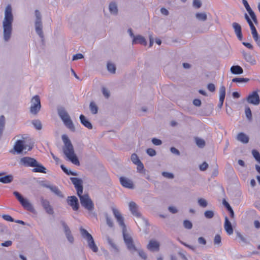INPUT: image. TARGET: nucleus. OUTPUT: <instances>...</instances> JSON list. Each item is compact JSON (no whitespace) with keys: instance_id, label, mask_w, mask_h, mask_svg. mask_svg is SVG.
<instances>
[{"instance_id":"72a5a7b5","label":"nucleus","mask_w":260,"mask_h":260,"mask_svg":"<svg viewBox=\"0 0 260 260\" xmlns=\"http://www.w3.org/2000/svg\"><path fill=\"white\" fill-rule=\"evenodd\" d=\"M109 10L111 13L117 14L118 9L115 3H111L109 5Z\"/></svg>"},{"instance_id":"052dcab7","label":"nucleus","mask_w":260,"mask_h":260,"mask_svg":"<svg viewBox=\"0 0 260 260\" xmlns=\"http://www.w3.org/2000/svg\"><path fill=\"white\" fill-rule=\"evenodd\" d=\"M207 87H208V89L211 92H213L215 90V86L214 84H213V83H209Z\"/></svg>"},{"instance_id":"9d476101","label":"nucleus","mask_w":260,"mask_h":260,"mask_svg":"<svg viewBox=\"0 0 260 260\" xmlns=\"http://www.w3.org/2000/svg\"><path fill=\"white\" fill-rule=\"evenodd\" d=\"M20 162L25 167H34L36 166L37 160L30 157H23L20 159Z\"/></svg>"},{"instance_id":"423d86ee","label":"nucleus","mask_w":260,"mask_h":260,"mask_svg":"<svg viewBox=\"0 0 260 260\" xmlns=\"http://www.w3.org/2000/svg\"><path fill=\"white\" fill-rule=\"evenodd\" d=\"M25 143L26 142L24 140L16 141L14 146V149L15 151L17 153H20L23 150H27L28 151H29L32 148V144L27 146Z\"/></svg>"},{"instance_id":"f3484780","label":"nucleus","mask_w":260,"mask_h":260,"mask_svg":"<svg viewBox=\"0 0 260 260\" xmlns=\"http://www.w3.org/2000/svg\"><path fill=\"white\" fill-rule=\"evenodd\" d=\"M129 208L133 215L137 217H141V215L138 210L137 205L134 202H131L129 203Z\"/></svg>"},{"instance_id":"393cba45","label":"nucleus","mask_w":260,"mask_h":260,"mask_svg":"<svg viewBox=\"0 0 260 260\" xmlns=\"http://www.w3.org/2000/svg\"><path fill=\"white\" fill-rule=\"evenodd\" d=\"M243 55L244 59L251 64H255L256 63V60L254 57L249 53L243 52Z\"/></svg>"},{"instance_id":"0e129e2a","label":"nucleus","mask_w":260,"mask_h":260,"mask_svg":"<svg viewBox=\"0 0 260 260\" xmlns=\"http://www.w3.org/2000/svg\"><path fill=\"white\" fill-rule=\"evenodd\" d=\"M198 242L202 245H205L206 244V241L203 237H199L198 238Z\"/></svg>"},{"instance_id":"3c124183","label":"nucleus","mask_w":260,"mask_h":260,"mask_svg":"<svg viewBox=\"0 0 260 260\" xmlns=\"http://www.w3.org/2000/svg\"><path fill=\"white\" fill-rule=\"evenodd\" d=\"M146 152L147 154L151 156H153L156 154V152L155 150L152 148L147 149Z\"/></svg>"},{"instance_id":"c85d7f7f","label":"nucleus","mask_w":260,"mask_h":260,"mask_svg":"<svg viewBox=\"0 0 260 260\" xmlns=\"http://www.w3.org/2000/svg\"><path fill=\"white\" fill-rule=\"evenodd\" d=\"M245 18L249 25V26L251 30L252 35H253L254 34H257V32L255 26H254L252 21L250 20V19L246 14H245Z\"/></svg>"},{"instance_id":"f03ea898","label":"nucleus","mask_w":260,"mask_h":260,"mask_svg":"<svg viewBox=\"0 0 260 260\" xmlns=\"http://www.w3.org/2000/svg\"><path fill=\"white\" fill-rule=\"evenodd\" d=\"M62 139L64 144V146L63 148V153L73 164L79 166L80 162L74 153L73 146L68 137L63 135L62 136Z\"/></svg>"},{"instance_id":"de8ad7c7","label":"nucleus","mask_w":260,"mask_h":260,"mask_svg":"<svg viewBox=\"0 0 260 260\" xmlns=\"http://www.w3.org/2000/svg\"><path fill=\"white\" fill-rule=\"evenodd\" d=\"M205 216L207 218H212L214 216V213L210 210L206 211L205 213Z\"/></svg>"},{"instance_id":"4d7b16f0","label":"nucleus","mask_w":260,"mask_h":260,"mask_svg":"<svg viewBox=\"0 0 260 260\" xmlns=\"http://www.w3.org/2000/svg\"><path fill=\"white\" fill-rule=\"evenodd\" d=\"M208 167V164L206 162H204L200 166V169L201 171H205L207 169Z\"/></svg>"},{"instance_id":"c03bdc74","label":"nucleus","mask_w":260,"mask_h":260,"mask_svg":"<svg viewBox=\"0 0 260 260\" xmlns=\"http://www.w3.org/2000/svg\"><path fill=\"white\" fill-rule=\"evenodd\" d=\"M245 114H246L247 118L249 120H251L252 119V113H251V111L250 108L249 107H247L245 108Z\"/></svg>"},{"instance_id":"58836bf2","label":"nucleus","mask_w":260,"mask_h":260,"mask_svg":"<svg viewBox=\"0 0 260 260\" xmlns=\"http://www.w3.org/2000/svg\"><path fill=\"white\" fill-rule=\"evenodd\" d=\"M249 80L248 78H235L232 79V82L235 83L247 82Z\"/></svg>"},{"instance_id":"b1692460","label":"nucleus","mask_w":260,"mask_h":260,"mask_svg":"<svg viewBox=\"0 0 260 260\" xmlns=\"http://www.w3.org/2000/svg\"><path fill=\"white\" fill-rule=\"evenodd\" d=\"M225 96V87L221 86L219 89V105L222 106Z\"/></svg>"},{"instance_id":"2f4dec72","label":"nucleus","mask_w":260,"mask_h":260,"mask_svg":"<svg viewBox=\"0 0 260 260\" xmlns=\"http://www.w3.org/2000/svg\"><path fill=\"white\" fill-rule=\"evenodd\" d=\"M36 30L37 34L41 37L43 38V34L42 31V26L41 21H37L36 22Z\"/></svg>"},{"instance_id":"8fccbe9b","label":"nucleus","mask_w":260,"mask_h":260,"mask_svg":"<svg viewBox=\"0 0 260 260\" xmlns=\"http://www.w3.org/2000/svg\"><path fill=\"white\" fill-rule=\"evenodd\" d=\"M137 166V170L139 172H142L144 170V167L143 163L140 161L139 163L136 164Z\"/></svg>"},{"instance_id":"dca6fc26","label":"nucleus","mask_w":260,"mask_h":260,"mask_svg":"<svg viewBox=\"0 0 260 260\" xmlns=\"http://www.w3.org/2000/svg\"><path fill=\"white\" fill-rule=\"evenodd\" d=\"M243 4L244 5L245 9L248 12L249 15L250 16L251 19L256 24L257 23V19L256 15H255L254 12L251 10L250 7L249 6L248 2L246 0H242Z\"/></svg>"},{"instance_id":"7c9ffc66","label":"nucleus","mask_w":260,"mask_h":260,"mask_svg":"<svg viewBox=\"0 0 260 260\" xmlns=\"http://www.w3.org/2000/svg\"><path fill=\"white\" fill-rule=\"evenodd\" d=\"M34 167L36 168L32 169L33 172H39L44 173H46V168L42 165L38 164L37 161L36 163V166H35Z\"/></svg>"},{"instance_id":"e2e57ef3","label":"nucleus","mask_w":260,"mask_h":260,"mask_svg":"<svg viewBox=\"0 0 260 260\" xmlns=\"http://www.w3.org/2000/svg\"><path fill=\"white\" fill-rule=\"evenodd\" d=\"M139 254L144 259H146V258H147L146 254L143 250H140L139 251Z\"/></svg>"},{"instance_id":"7ed1b4c3","label":"nucleus","mask_w":260,"mask_h":260,"mask_svg":"<svg viewBox=\"0 0 260 260\" xmlns=\"http://www.w3.org/2000/svg\"><path fill=\"white\" fill-rule=\"evenodd\" d=\"M58 114L63 121L65 125L72 131L75 130V127L68 113L63 109L58 110Z\"/></svg>"},{"instance_id":"37998d69","label":"nucleus","mask_w":260,"mask_h":260,"mask_svg":"<svg viewBox=\"0 0 260 260\" xmlns=\"http://www.w3.org/2000/svg\"><path fill=\"white\" fill-rule=\"evenodd\" d=\"M131 160L135 165L141 161L137 155L135 153L131 155Z\"/></svg>"},{"instance_id":"9b49d317","label":"nucleus","mask_w":260,"mask_h":260,"mask_svg":"<svg viewBox=\"0 0 260 260\" xmlns=\"http://www.w3.org/2000/svg\"><path fill=\"white\" fill-rule=\"evenodd\" d=\"M72 183L74 184L77 190V195H80L83 193L82 181L81 179L77 178H72Z\"/></svg>"},{"instance_id":"c756f323","label":"nucleus","mask_w":260,"mask_h":260,"mask_svg":"<svg viewBox=\"0 0 260 260\" xmlns=\"http://www.w3.org/2000/svg\"><path fill=\"white\" fill-rule=\"evenodd\" d=\"M231 71L234 74H241L243 72L242 68L239 66H233L231 68Z\"/></svg>"},{"instance_id":"a18cd8bd","label":"nucleus","mask_w":260,"mask_h":260,"mask_svg":"<svg viewBox=\"0 0 260 260\" xmlns=\"http://www.w3.org/2000/svg\"><path fill=\"white\" fill-rule=\"evenodd\" d=\"M183 225L184 228L187 229H191L192 227V223L188 220H185L184 221Z\"/></svg>"},{"instance_id":"0eeeda50","label":"nucleus","mask_w":260,"mask_h":260,"mask_svg":"<svg viewBox=\"0 0 260 260\" xmlns=\"http://www.w3.org/2000/svg\"><path fill=\"white\" fill-rule=\"evenodd\" d=\"M31 102L30 111L31 113L36 114L40 111L41 107L40 97L38 95H35L32 98Z\"/></svg>"},{"instance_id":"13d9d810","label":"nucleus","mask_w":260,"mask_h":260,"mask_svg":"<svg viewBox=\"0 0 260 260\" xmlns=\"http://www.w3.org/2000/svg\"><path fill=\"white\" fill-rule=\"evenodd\" d=\"M83 58V55L81 53L76 54L73 56V60L82 59Z\"/></svg>"},{"instance_id":"2eb2a0df","label":"nucleus","mask_w":260,"mask_h":260,"mask_svg":"<svg viewBox=\"0 0 260 260\" xmlns=\"http://www.w3.org/2000/svg\"><path fill=\"white\" fill-rule=\"evenodd\" d=\"M119 180L123 187L129 189H132L134 188V184L131 180L124 177H121L119 178Z\"/></svg>"},{"instance_id":"a19ab883","label":"nucleus","mask_w":260,"mask_h":260,"mask_svg":"<svg viewBox=\"0 0 260 260\" xmlns=\"http://www.w3.org/2000/svg\"><path fill=\"white\" fill-rule=\"evenodd\" d=\"M196 142L197 145L201 148H202L205 146V141L202 139L200 138H196Z\"/></svg>"},{"instance_id":"c9c22d12","label":"nucleus","mask_w":260,"mask_h":260,"mask_svg":"<svg viewBox=\"0 0 260 260\" xmlns=\"http://www.w3.org/2000/svg\"><path fill=\"white\" fill-rule=\"evenodd\" d=\"M89 108H90V110L92 114H95L97 113L98 108L97 106L94 102H91L90 103Z\"/></svg>"},{"instance_id":"1a4fd4ad","label":"nucleus","mask_w":260,"mask_h":260,"mask_svg":"<svg viewBox=\"0 0 260 260\" xmlns=\"http://www.w3.org/2000/svg\"><path fill=\"white\" fill-rule=\"evenodd\" d=\"M14 194L16 197L17 200L19 201L21 205L27 210H30L32 208L31 205L26 199L23 197L17 191H14Z\"/></svg>"},{"instance_id":"49530a36","label":"nucleus","mask_w":260,"mask_h":260,"mask_svg":"<svg viewBox=\"0 0 260 260\" xmlns=\"http://www.w3.org/2000/svg\"><path fill=\"white\" fill-rule=\"evenodd\" d=\"M198 203L200 206L204 208L206 207L207 206V202L204 199H199Z\"/></svg>"},{"instance_id":"4be33fe9","label":"nucleus","mask_w":260,"mask_h":260,"mask_svg":"<svg viewBox=\"0 0 260 260\" xmlns=\"http://www.w3.org/2000/svg\"><path fill=\"white\" fill-rule=\"evenodd\" d=\"M62 225L64 228V232L66 233L67 238L69 242L73 243L74 241V237L71 234V232L68 225L64 222H62Z\"/></svg>"},{"instance_id":"680f3d73","label":"nucleus","mask_w":260,"mask_h":260,"mask_svg":"<svg viewBox=\"0 0 260 260\" xmlns=\"http://www.w3.org/2000/svg\"><path fill=\"white\" fill-rule=\"evenodd\" d=\"M102 91H103V93L104 95L106 98H108L109 97V92L107 89L103 87L102 89Z\"/></svg>"},{"instance_id":"6e6d98bb","label":"nucleus","mask_w":260,"mask_h":260,"mask_svg":"<svg viewBox=\"0 0 260 260\" xmlns=\"http://www.w3.org/2000/svg\"><path fill=\"white\" fill-rule=\"evenodd\" d=\"M252 37L258 45L260 46V38L258 36V33L253 35Z\"/></svg>"},{"instance_id":"338daca9","label":"nucleus","mask_w":260,"mask_h":260,"mask_svg":"<svg viewBox=\"0 0 260 260\" xmlns=\"http://www.w3.org/2000/svg\"><path fill=\"white\" fill-rule=\"evenodd\" d=\"M12 242L11 241H7L4 243H2L1 244V245L3 246L8 247V246H11L12 245Z\"/></svg>"},{"instance_id":"79ce46f5","label":"nucleus","mask_w":260,"mask_h":260,"mask_svg":"<svg viewBox=\"0 0 260 260\" xmlns=\"http://www.w3.org/2000/svg\"><path fill=\"white\" fill-rule=\"evenodd\" d=\"M252 153L255 159L260 164V154L259 152L256 150H253Z\"/></svg>"},{"instance_id":"a878e982","label":"nucleus","mask_w":260,"mask_h":260,"mask_svg":"<svg viewBox=\"0 0 260 260\" xmlns=\"http://www.w3.org/2000/svg\"><path fill=\"white\" fill-rule=\"evenodd\" d=\"M46 187L49 188L53 193L60 198H63V196L61 192L56 186L46 185Z\"/></svg>"},{"instance_id":"69168bd1","label":"nucleus","mask_w":260,"mask_h":260,"mask_svg":"<svg viewBox=\"0 0 260 260\" xmlns=\"http://www.w3.org/2000/svg\"><path fill=\"white\" fill-rule=\"evenodd\" d=\"M106 221H107V224L110 227H112L113 226V221H112V220L111 218H110L108 217H107V218H106Z\"/></svg>"},{"instance_id":"09e8293b","label":"nucleus","mask_w":260,"mask_h":260,"mask_svg":"<svg viewBox=\"0 0 260 260\" xmlns=\"http://www.w3.org/2000/svg\"><path fill=\"white\" fill-rule=\"evenodd\" d=\"M193 6L197 8H200L202 6V3L200 0H193Z\"/></svg>"},{"instance_id":"473e14b6","label":"nucleus","mask_w":260,"mask_h":260,"mask_svg":"<svg viewBox=\"0 0 260 260\" xmlns=\"http://www.w3.org/2000/svg\"><path fill=\"white\" fill-rule=\"evenodd\" d=\"M13 180V176L11 175L0 177V182L4 183H9Z\"/></svg>"},{"instance_id":"39448f33","label":"nucleus","mask_w":260,"mask_h":260,"mask_svg":"<svg viewBox=\"0 0 260 260\" xmlns=\"http://www.w3.org/2000/svg\"><path fill=\"white\" fill-rule=\"evenodd\" d=\"M81 234L83 237L86 238L88 242V246L94 252L98 251V248L95 245L93 237L86 230L81 228Z\"/></svg>"},{"instance_id":"cd10ccee","label":"nucleus","mask_w":260,"mask_h":260,"mask_svg":"<svg viewBox=\"0 0 260 260\" xmlns=\"http://www.w3.org/2000/svg\"><path fill=\"white\" fill-rule=\"evenodd\" d=\"M237 139L238 141L243 143H247L249 141L248 137L243 133H240L238 134Z\"/></svg>"},{"instance_id":"e433bc0d","label":"nucleus","mask_w":260,"mask_h":260,"mask_svg":"<svg viewBox=\"0 0 260 260\" xmlns=\"http://www.w3.org/2000/svg\"><path fill=\"white\" fill-rule=\"evenodd\" d=\"M5 120L4 116L0 117V137L2 134V132L5 126Z\"/></svg>"},{"instance_id":"774afa93","label":"nucleus","mask_w":260,"mask_h":260,"mask_svg":"<svg viewBox=\"0 0 260 260\" xmlns=\"http://www.w3.org/2000/svg\"><path fill=\"white\" fill-rule=\"evenodd\" d=\"M254 227L256 229H259L260 228V221L257 220H254Z\"/></svg>"},{"instance_id":"ea45409f","label":"nucleus","mask_w":260,"mask_h":260,"mask_svg":"<svg viewBox=\"0 0 260 260\" xmlns=\"http://www.w3.org/2000/svg\"><path fill=\"white\" fill-rule=\"evenodd\" d=\"M32 123L37 129L40 130L42 128V124L40 121L35 120L32 121Z\"/></svg>"},{"instance_id":"f8f14e48","label":"nucleus","mask_w":260,"mask_h":260,"mask_svg":"<svg viewBox=\"0 0 260 260\" xmlns=\"http://www.w3.org/2000/svg\"><path fill=\"white\" fill-rule=\"evenodd\" d=\"M67 202L74 210L77 211L78 210L79 205L77 197L75 196L69 197L67 199Z\"/></svg>"},{"instance_id":"f704fd0d","label":"nucleus","mask_w":260,"mask_h":260,"mask_svg":"<svg viewBox=\"0 0 260 260\" xmlns=\"http://www.w3.org/2000/svg\"><path fill=\"white\" fill-rule=\"evenodd\" d=\"M196 16L198 20L202 21H206L207 18V15L205 13H197Z\"/></svg>"},{"instance_id":"5701e85b","label":"nucleus","mask_w":260,"mask_h":260,"mask_svg":"<svg viewBox=\"0 0 260 260\" xmlns=\"http://www.w3.org/2000/svg\"><path fill=\"white\" fill-rule=\"evenodd\" d=\"M140 44L145 46L147 44V42L143 37L140 35H138L136 36V37H134L133 40V44Z\"/></svg>"},{"instance_id":"412c9836","label":"nucleus","mask_w":260,"mask_h":260,"mask_svg":"<svg viewBox=\"0 0 260 260\" xmlns=\"http://www.w3.org/2000/svg\"><path fill=\"white\" fill-rule=\"evenodd\" d=\"M42 206L46 212L49 214H52L53 213V210L50 205L49 201L46 200L42 199L41 201Z\"/></svg>"},{"instance_id":"bf43d9fd","label":"nucleus","mask_w":260,"mask_h":260,"mask_svg":"<svg viewBox=\"0 0 260 260\" xmlns=\"http://www.w3.org/2000/svg\"><path fill=\"white\" fill-rule=\"evenodd\" d=\"M152 142L155 145H160L161 144V141L156 138H153L152 140Z\"/></svg>"},{"instance_id":"aec40b11","label":"nucleus","mask_w":260,"mask_h":260,"mask_svg":"<svg viewBox=\"0 0 260 260\" xmlns=\"http://www.w3.org/2000/svg\"><path fill=\"white\" fill-rule=\"evenodd\" d=\"M224 228L229 235H231L233 234L234 230L232 224L226 216L225 217Z\"/></svg>"},{"instance_id":"864d4df0","label":"nucleus","mask_w":260,"mask_h":260,"mask_svg":"<svg viewBox=\"0 0 260 260\" xmlns=\"http://www.w3.org/2000/svg\"><path fill=\"white\" fill-rule=\"evenodd\" d=\"M214 242L215 244H219L221 243V237L220 235H216L215 236L214 239Z\"/></svg>"},{"instance_id":"a211bd4d","label":"nucleus","mask_w":260,"mask_h":260,"mask_svg":"<svg viewBox=\"0 0 260 260\" xmlns=\"http://www.w3.org/2000/svg\"><path fill=\"white\" fill-rule=\"evenodd\" d=\"M232 26L237 38L239 40L241 41L243 38L241 26L237 22L233 23Z\"/></svg>"},{"instance_id":"20e7f679","label":"nucleus","mask_w":260,"mask_h":260,"mask_svg":"<svg viewBox=\"0 0 260 260\" xmlns=\"http://www.w3.org/2000/svg\"><path fill=\"white\" fill-rule=\"evenodd\" d=\"M79 197L82 206L88 211H92L94 209V204L88 194H80L78 195Z\"/></svg>"},{"instance_id":"603ef678","label":"nucleus","mask_w":260,"mask_h":260,"mask_svg":"<svg viewBox=\"0 0 260 260\" xmlns=\"http://www.w3.org/2000/svg\"><path fill=\"white\" fill-rule=\"evenodd\" d=\"M4 219L6 221L13 222L14 221L13 218L9 215L5 214L2 216Z\"/></svg>"},{"instance_id":"4468645a","label":"nucleus","mask_w":260,"mask_h":260,"mask_svg":"<svg viewBox=\"0 0 260 260\" xmlns=\"http://www.w3.org/2000/svg\"><path fill=\"white\" fill-rule=\"evenodd\" d=\"M112 211L115 217L116 218L119 225L123 227V228H125V225L124 223V219L120 212L115 208H113Z\"/></svg>"},{"instance_id":"6e6552de","label":"nucleus","mask_w":260,"mask_h":260,"mask_svg":"<svg viewBox=\"0 0 260 260\" xmlns=\"http://www.w3.org/2000/svg\"><path fill=\"white\" fill-rule=\"evenodd\" d=\"M249 104L257 105L260 103V98L257 91H253L250 93L246 98Z\"/></svg>"},{"instance_id":"5fc2aeb1","label":"nucleus","mask_w":260,"mask_h":260,"mask_svg":"<svg viewBox=\"0 0 260 260\" xmlns=\"http://www.w3.org/2000/svg\"><path fill=\"white\" fill-rule=\"evenodd\" d=\"M162 175L165 177H166V178H168L172 179V178H174L173 174L172 173H171L164 172L162 173Z\"/></svg>"},{"instance_id":"6ab92c4d","label":"nucleus","mask_w":260,"mask_h":260,"mask_svg":"<svg viewBox=\"0 0 260 260\" xmlns=\"http://www.w3.org/2000/svg\"><path fill=\"white\" fill-rule=\"evenodd\" d=\"M147 248L152 251H157L159 249V243L155 240H151L147 245Z\"/></svg>"},{"instance_id":"ddd939ff","label":"nucleus","mask_w":260,"mask_h":260,"mask_svg":"<svg viewBox=\"0 0 260 260\" xmlns=\"http://www.w3.org/2000/svg\"><path fill=\"white\" fill-rule=\"evenodd\" d=\"M123 238L127 248L131 251H136L137 249L134 244L132 238L125 234H123Z\"/></svg>"},{"instance_id":"4c0bfd02","label":"nucleus","mask_w":260,"mask_h":260,"mask_svg":"<svg viewBox=\"0 0 260 260\" xmlns=\"http://www.w3.org/2000/svg\"><path fill=\"white\" fill-rule=\"evenodd\" d=\"M107 69L111 73L114 74L115 73L116 67L114 64L110 62H108L107 63Z\"/></svg>"},{"instance_id":"f257e3e1","label":"nucleus","mask_w":260,"mask_h":260,"mask_svg":"<svg viewBox=\"0 0 260 260\" xmlns=\"http://www.w3.org/2000/svg\"><path fill=\"white\" fill-rule=\"evenodd\" d=\"M13 21L12 8L10 5H8L5 10V18L3 21L4 38L6 41H8L11 37Z\"/></svg>"},{"instance_id":"bb28decb","label":"nucleus","mask_w":260,"mask_h":260,"mask_svg":"<svg viewBox=\"0 0 260 260\" xmlns=\"http://www.w3.org/2000/svg\"><path fill=\"white\" fill-rule=\"evenodd\" d=\"M80 119L81 123L86 127L88 128V129H92V125L91 123L86 119L85 117L83 115H81L80 116Z\"/></svg>"}]
</instances>
